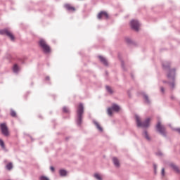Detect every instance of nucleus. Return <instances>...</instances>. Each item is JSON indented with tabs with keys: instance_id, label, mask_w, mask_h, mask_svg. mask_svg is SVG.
Instances as JSON below:
<instances>
[{
	"instance_id": "obj_1",
	"label": "nucleus",
	"mask_w": 180,
	"mask_h": 180,
	"mask_svg": "<svg viewBox=\"0 0 180 180\" xmlns=\"http://www.w3.org/2000/svg\"><path fill=\"white\" fill-rule=\"evenodd\" d=\"M38 46L42 50L44 54H51V47L47 44L46 39L43 38L39 39Z\"/></svg>"
},
{
	"instance_id": "obj_2",
	"label": "nucleus",
	"mask_w": 180,
	"mask_h": 180,
	"mask_svg": "<svg viewBox=\"0 0 180 180\" xmlns=\"http://www.w3.org/2000/svg\"><path fill=\"white\" fill-rule=\"evenodd\" d=\"M83 115H84V104L82 103H79L77 107V118H76V124L79 127H80L82 124Z\"/></svg>"
},
{
	"instance_id": "obj_3",
	"label": "nucleus",
	"mask_w": 180,
	"mask_h": 180,
	"mask_svg": "<svg viewBox=\"0 0 180 180\" xmlns=\"http://www.w3.org/2000/svg\"><path fill=\"white\" fill-rule=\"evenodd\" d=\"M155 130L157 133H159V134H160V136L162 137H165V139L168 137V131H167V128H165V126L161 124V121H158L157 122L155 125Z\"/></svg>"
},
{
	"instance_id": "obj_4",
	"label": "nucleus",
	"mask_w": 180,
	"mask_h": 180,
	"mask_svg": "<svg viewBox=\"0 0 180 180\" xmlns=\"http://www.w3.org/2000/svg\"><path fill=\"white\" fill-rule=\"evenodd\" d=\"M167 78L168 79H171L172 82H169V85L171 86L172 89H174L175 88V74L176 72V70L175 68H169L167 69Z\"/></svg>"
},
{
	"instance_id": "obj_5",
	"label": "nucleus",
	"mask_w": 180,
	"mask_h": 180,
	"mask_svg": "<svg viewBox=\"0 0 180 180\" xmlns=\"http://www.w3.org/2000/svg\"><path fill=\"white\" fill-rule=\"evenodd\" d=\"M136 122L137 127H150V122H151V118L148 117L143 122L141 120H140V117L139 115H136Z\"/></svg>"
},
{
	"instance_id": "obj_6",
	"label": "nucleus",
	"mask_w": 180,
	"mask_h": 180,
	"mask_svg": "<svg viewBox=\"0 0 180 180\" xmlns=\"http://www.w3.org/2000/svg\"><path fill=\"white\" fill-rule=\"evenodd\" d=\"M1 36H7L11 40V41H15V35L12 34L8 28L0 30Z\"/></svg>"
},
{
	"instance_id": "obj_7",
	"label": "nucleus",
	"mask_w": 180,
	"mask_h": 180,
	"mask_svg": "<svg viewBox=\"0 0 180 180\" xmlns=\"http://www.w3.org/2000/svg\"><path fill=\"white\" fill-rule=\"evenodd\" d=\"M0 130L1 131V134H3V136L5 137H8L9 136V128H8L6 122L0 124Z\"/></svg>"
},
{
	"instance_id": "obj_8",
	"label": "nucleus",
	"mask_w": 180,
	"mask_h": 180,
	"mask_svg": "<svg viewBox=\"0 0 180 180\" xmlns=\"http://www.w3.org/2000/svg\"><path fill=\"white\" fill-rule=\"evenodd\" d=\"M131 29L135 32L140 30V22L137 20H131L130 22Z\"/></svg>"
},
{
	"instance_id": "obj_9",
	"label": "nucleus",
	"mask_w": 180,
	"mask_h": 180,
	"mask_svg": "<svg viewBox=\"0 0 180 180\" xmlns=\"http://www.w3.org/2000/svg\"><path fill=\"white\" fill-rule=\"evenodd\" d=\"M139 94L143 96L144 103H146V105H151V100H150V97H148V95H147L146 92L141 91Z\"/></svg>"
},
{
	"instance_id": "obj_10",
	"label": "nucleus",
	"mask_w": 180,
	"mask_h": 180,
	"mask_svg": "<svg viewBox=\"0 0 180 180\" xmlns=\"http://www.w3.org/2000/svg\"><path fill=\"white\" fill-rule=\"evenodd\" d=\"M102 18H105L107 20L109 19V14L108 13V12L101 11L100 13H98V14L97 15V19H98V20H101Z\"/></svg>"
},
{
	"instance_id": "obj_11",
	"label": "nucleus",
	"mask_w": 180,
	"mask_h": 180,
	"mask_svg": "<svg viewBox=\"0 0 180 180\" xmlns=\"http://www.w3.org/2000/svg\"><path fill=\"white\" fill-rule=\"evenodd\" d=\"M98 58L99 59L100 63L105 65V67H109V62H108V60L105 58V57L99 55L98 56Z\"/></svg>"
},
{
	"instance_id": "obj_12",
	"label": "nucleus",
	"mask_w": 180,
	"mask_h": 180,
	"mask_svg": "<svg viewBox=\"0 0 180 180\" xmlns=\"http://www.w3.org/2000/svg\"><path fill=\"white\" fill-rule=\"evenodd\" d=\"M64 8L66 9V11H68L69 12H75L76 11L75 7L71 6V4H65Z\"/></svg>"
},
{
	"instance_id": "obj_13",
	"label": "nucleus",
	"mask_w": 180,
	"mask_h": 180,
	"mask_svg": "<svg viewBox=\"0 0 180 180\" xmlns=\"http://www.w3.org/2000/svg\"><path fill=\"white\" fill-rule=\"evenodd\" d=\"M169 167H170V168H172L173 169V171H175V172H176L177 174H180L179 167H178V166H176L173 162L170 163L169 165Z\"/></svg>"
},
{
	"instance_id": "obj_14",
	"label": "nucleus",
	"mask_w": 180,
	"mask_h": 180,
	"mask_svg": "<svg viewBox=\"0 0 180 180\" xmlns=\"http://www.w3.org/2000/svg\"><path fill=\"white\" fill-rule=\"evenodd\" d=\"M142 136L146 139L148 141H151V137H150V135L148 134V131L147 129H144Z\"/></svg>"
},
{
	"instance_id": "obj_15",
	"label": "nucleus",
	"mask_w": 180,
	"mask_h": 180,
	"mask_svg": "<svg viewBox=\"0 0 180 180\" xmlns=\"http://www.w3.org/2000/svg\"><path fill=\"white\" fill-rule=\"evenodd\" d=\"M112 162H113L115 167H116V168H120V162H119V159H117V158L113 157Z\"/></svg>"
},
{
	"instance_id": "obj_16",
	"label": "nucleus",
	"mask_w": 180,
	"mask_h": 180,
	"mask_svg": "<svg viewBox=\"0 0 180 180\" xmlns=\"http://www.w3.org/2000/svg\"><path fill=\"white\" fill-rule=\"evenodd\" d=\"M68 174V171H67L65 169H59L60 176H67Z\"/></svg>"
},
{
	"instance_id": "obj_17",
	"label": "nucleus",
	"mask_w": 180,
	"mask_h": 180,
	"mask_svg": "<svg viewBox=\"0 0 180 180\" xmlns=\"http://www.w3.org/2000/svg\"><path fill=\"white\" fill-rule=\"evenodd\" d=\"M111 108H112L113 112H120V106L116 103H113Z\"/></svg>"
},
{
	"instance_id": "obj_18",
	"label": "nucleus",
	"mask_w": 180,
	"mask_h": 180,
	"mask_svg": "<svg viewBox=\"0 0 180 180\" xmlns=\"http://www.w3.org/2000/svg\"><path fill=\"white\" fill-rule=\"evenodd\" d=\"M94 124H95L96 127L97 129L99 130V131H101V133L103 131V128H102V127H101V125L99 124V123L95 120L93 121Z\"/></svg>"
},
{
	"instance_id": "obj_19",
	"label": "nucleus",
	"mask_w": 180,
	"mask_h": 180,
	"mask_svg": "<svg viewBox=\"0 0 180 180\" xmlns=\"http://www.w3.org/2000/svg\"><path fill=\"white\" fill-rule=\"evenodd\" d=\"M63 113H65L66 115H70L71 113V111L70 110V108L67 106H63L62 108Z\"/></svg>"
},
{
	"instance_id": "obj_20",
	"label": "nucleus",
	"mask_w": 180,
	"mask_h": 180,
	"mask_svg": "<svg viewBox=\"0 0 180 180\" xmlns=\"http://www.w3.org/2000/svg\"><path fill=\"white\" fill-rule=\"evenodd\" d=\"M163 68H171V63L169 61H165L162 63Z\"/></svg>"
},
{
	"instance_id": "obj_21",
	"label": "nucleus",
	"mask_w": 180,
	"mask_h": 180,
	"mask_svg": "<svg viewBox=\"0 0 180 180\" xmlns=\"http://www.w3.org/2000/svg\"><path fill=\"white\" fill-rule=\"evenodd\" d=\"M10 115L11 117H18V115L16 114V111L13 110V109L10 110Z\"/></svg>"
},
{
	"instance_id": "obj_22",
	"label": "nucleus",
	"mask_w": 180,
	"mask_h": 180,
	"mask_svg": "<svg viewBox=\"0 0 180 180\" xmlns=\"http://www.w3.org/2000/svg\"><path fill=\"white\" fill-rule=\"evenodd\" d=\"M105 89L110 95H113V90L110 86H105Z\"/></svg>"
},
{
	"instance_id": "obj_23",
	"label": "nucleus",
	"mask_w": 180,
	"mask_h": 180,
	"mask_svg": "<svg viewBox=\"0 0 180 180\" xmlns=\"http://www.w3.org/2000/svg\"><path fill=\"white\" fill-rule=\"evenodd\" d=\"M6 168L8 171H11L13 168V164H12V162H9L6 165Z\"/></svg>"
},
{
	"instance_id": "obj_24",
	"label": "nucleus",
	"mask_w": 180,
	"mask_h": 180,
	"mask_svg": "<svg viewBox=\"0 0 180 180\" xmlns=\"http://www.w3.org/2000/svg\"><path fill=\"white\" fill-rule=\"evenodd\" d=\"M107 112H108V115L109 116H112V115H113V108H112V107H109V108H108Z\"/></svg>"
},
{
	"instance_id": "obj_25",
	"label": "nucleus",
	"mask_w": 180,
	"mask_h": 180,
	"mask_svg": "<svg viewBox=\"0 0 180 180\" xmlns=\"http://www.w3.org/2000/svg\"><path fill=\"white\" fill-rule=\"evenodd\" d=\"M94 178L96 179L97 180H103V179L102 178V176H101V174H98V173H95L94 175Z\"/></svg>"
},
{
	"instance_id": "obj_26",
	"label": "nucleus",
	"mask_w": 180,
	"mask_h": 180,
	"mask_svg": "<svg viewBox=\"0 0 180 180\" xmlns=\"http://www.w3.org/2000/svg\"><path fill=\"white\" fill-rule=\"evenodd\" d=\"M125 41L126 43H127V44H134V46H136V44L133 42V41H131L130 38H126Z\"/></svg>"
},
{
	"instance_id": "obj_27",
	"label": "nucleus",
	"mask_w": 180,
	"mask_h": 180,
	"mask_svg": "<svg viewBox=\"0 0 180 180\" xmlns=\"http://www.w3.org/2000/svg\"><path fill=\"white\" fill-rule=\"evenodd\" d=\"M0 147H1V148H3V149H5V148H6L5 142L1 139H0Z\"/></svg>"
},
{
	"instance_id": "obj_28",
	"label": "nucleus",
	"mask_w": 180,
	"mask_h": 180,
	"mask_svg": "<svg viewBox=\"0 0 180 180\" xmlns=\"http://www.w3.org/2000/svg\"><path fill=\"white\" fill-rule=\"evenodd\" d=\"M20 71V68H13V72L14 74H19Z\"/></svg>"
},
{
	"instance_id": "obj_29",
	"label": "nucleus",
	"mask_w": 180,
	"mask_h": 180,
	"mask_svg": "<svg viewBox=\"0 0 180 180\" xmlns=\"http://www.w3.org/2000/svg\"><path fill=\"white\" fill-rule=\"evenodd\" d=\"M161 175L162 176V178H164V176H165V168H162V170H161Z\"/></svg>"
},
{
	"instance_id": "obj_30",
	"label": "nucleus",
	"mask_w": 180,
	"mask_h": 180,
	"mask_svg": "<svg viewBox=\"0 0 180 180\" xmlns=\"http://www.w3.org/2000/svg\"><path fill=\"white\" fill-rule=\"evenodd\" d=\"M39 179L40 180H50V179H49V177H47L46 176H41Z\"/></svg>"
},
{
	"instance_id": "obj_31",
	"label": "nucleus",
	"mask_w": 180,
	"mask_h": 180,
	"mask_svg": "<svg viewBox=\"0 0 180 180\" xmlns=\"http://www.w3.org/2000/svg\"><path fill=\"white\" fill-rule=\"evenodd\" d=\"M121 60V67L122 68H124V60H122V58H120Z\"/></svg>"
},
{
	"instance_id": "obj_32",
	"label": "nucleus",
	"mask_w": 180,
	"mask_h": 180,
	"mask_svg": "<svg viewBox=\"0 0 180 180\" xmlns=\"http://www.w3.org/2000/svg\"><path fill=\"white\" fill-rule=\"evenodd\" d=\"M156 155H158L159 157H162V152L158 151V153H156Z\"/></svg>"
},
{
	"instance_id": "obj_33",
	"label": "nucleus",
	"mask_w": 180,
	"mask_h": 180,
	"mask_svg": "<svg viewBox=\"0 0 180 180\" xmlns=\"http://www.w3.org/2000/svg\"><path fill=\"white\" fill-rule=\"evenodd\" d=\"M160 91H161L162 94H165V89H164L163 86H161V87H160Z\"/></svg>"
},
{
	"instance_id": "obj_34",
	"label": "nucleus",
	"mask_w": 180,
	"mask_h": 180,
	"mask_svg": "<svg viewBox=\"0 0 180 180\" xmlns=\"http://www.w3.org/2000/svg\"><path fill=\"white\" fill-rule=\"evenodd\" d=\"M127 95H128L129 98H131V92L130 91V90L127 91Z\"/></svg>"
},
{
	"instance_id": "obj_35",
	"label": "nucleus",
	"mask_w": 180,
	"mask_h": 180,
	"mask_svg": "<svg viewBox=\"0 0 180 180\" xmlns=\"http://www.w3.org/2000/svg\"><path fill=\"white\" fill-rule=\"evenodd\" d=\"M50 169H51V171L52 172H54L56 171V168H54V167H53V166H51V167H50Z\"/></svg>"
},
{
	"instance_id": "obj_36",
	"label": "nucleus",
	"mask_w": 180,
	"mask_h": 180,
	"mask_svg": "<svg viewBox=\"0 0 180 180\" xmlns=\"http://www.w3.org/2000/svg\"><path fill=\"white\" fill-rule=\"evenodd\" d=\"M174 131H177L179 134H180V128H175Z\"/></svg>"
},
{
	"instance_id": "obj_37",
	"label": "nucleus",
	"mask_w": 180,
	"mask_h": 180,
	"mask_svg": "<svg viewBox=\"0 0 180 180\" xmlns=\"http://www.w3.org/2000/svg\"><path fill=\"white\" fill-rule=\"evenodd\" d=\"M13 68H19V65H18L17 63H15V64H14V65L13 66Z\"/></svg>"
},
{
	"instance_id": "obj_38",
	"label": "nucleus",
	"mask_w": 180,
	"mask_h": 180,
	"mask_svg": "<svg viewBox=\"0 0 180 180\" xmlns=\"http://www.w3.org/2000/svg\"><path fill=\"white\" fill-rule=\"evenodd\" d=\"M162 82H163V84H168V85H169L170 82H168L167 80H163Z\"/></svg>"
},
{
	"instance_id": "obj_39",
	"label": "nucleus",
	"mask_w": 180,
	"mask_h": 180,
	"mask_svg": "<svg viewBox=\"0 0 180 180\" xmlns=\"http://www.w3.org/2000/svg\"><path fill=\"white\" fill-rule=\"evenodd\" d=\"M45 81H50V77L49 76H46L45 77Z\"/></svg>"
},
{
	"instance_id": "obj_40",
	"label": "nucleus",
	"mask_w": 180,
	"mask_h": 180,
	"mask_svg": "<svg viewBox=\"0 0 180 180\" xmlns=\"http://www.w3.org/2000/svg\"><path fill=\"white\" fill-rule=\"evenodd\" d=\"M153 169H154V171L157 170V165H155V164L153 165Z\"/></svg>"
},
{
	"instance_id": "obj_41",
	"label": "nucleus",
	"mask_w": 180,
	"mask_h": 180,
	"mask_svg": "<svg viewBox=\"0 0 180 180\" xmlns=\"http://www.w3.org/2000/svg\"><path fill=\"white\" fill-rule=\"evenodd\" d=\"M38 117H39V119H41V120H43V115H39Z\"/></svg>"
},
{
	"instance_id": "obj_42",
	"label": "nucleus",
	"mask_w": 180,
	"mask_h": 180,
	"mask_svg": "<svg viewBox=\"0 0 180 180\" xmlns=\"http://www.w3.org/2000/svg\"><path fill=\"white\" fill-rule=\"evenodd\" d=\"M131 78L134 79V75L133 74V72L131 73Z\"/></svg>"
},
{
	"instance_id": "obj_43",
	"label": "nucleus",
	"mask_w": 180,
	"mask_h": 180,
	"mask_svg": "<svg viewBox=\"0 0 180 180\" xmlns=\"http://www.w3.org/2000/svg\"><path fill=\"white\" fill-rule=\"evenodd\" d=\"M70 140V136H67L66 138H65V141H68Z\"/></svg>"
},
{
	"instance_id": "obj_44",
	"label": "nucleus",
	"mask_w": 180,
	"mask_h": 180,
	"mask_svg": "<svg viewBox=\"0 0 180 180\" xmlns=\"http://www.w3.org/2000/svg\"><path fill=\"white\" fill-rule=\"evenodd\" d=\"M155 175H157V170H154Z\"/></svg>"
},
{
	"instance_id": "obj_45",
	"label": "nucleus",
	"mask_w": 180,
	"mask_h": 180,
	"mask_svg": "<svg viewBox=\"0 0 180 180\" xmlns=\"http://www.w3.org/2000/svg\"><path fill=\"white\" fill-rule=\"evenodd\" d=\"M105 75H109V73L108 72V71H105Z\"/></svg>"
},
{
	"instance_id": "obj_46",
	"label": "nucleus",
	"mask_w": 180,
	"mask_h": 180,
	"mask_svg": "<svg viewBox=\"0 0 180 180\" xmlns=\"http://www.w3.org/2000/svg\"><path fill=\"white\" fill-rule=\"evenodd\" d=\"M171 99H174V96H171Z\"/></svg>"
},
{
	"instance_id": "obj_47",
	"label": "nucleus",
	"mask_w": 180,
	"mask_h": 180,
	"mask_svg": "<svg viewBox=\"0 0 180 180\" xmlns=\"http://www.w3.org/2000/svg\"><path fill=\"white\" fill-rule=\"evenodd\" d=\"M124 71H127V69H124Z\"/></svg>"
},
{
	"instance_id": "obj_48",
	"label": "nucleus",
	"mask_w": 180,
	"mask_h": 180,
	"mask_svg": "<svg viewBox=\"0 0 180 180\" xmlns=\"http://www.w3.org/2000/svg\"><path fill=\"white\" fill-rule=\"evenodd\" d=\"M118 57L120 58V56H118Z\"/></svg>"
}]
</instances>
